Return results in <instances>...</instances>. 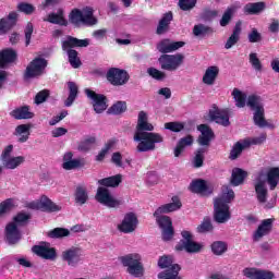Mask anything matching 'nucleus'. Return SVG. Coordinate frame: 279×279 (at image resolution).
Returning <instances> with one entry per match:
<instances>
[{"label":"nucleus","instance_id":"f257e3e1","mask_svg":"<svg viewBox=\"0 0 279 279\" xmlns=\"http://www.w3.org/2000/svg\"><path fill=\"white\" fill-rule=\"evenodd\" d=\"M134 141L138 143L137 151H154L156 145L165 141L160 133H154V124L149 123L145 111L138 113Z\"/></svg>","mask_w":279,"mask_h":279},{"label":"nucleus","instance_id":"f03ea898","mask_svg":"<svg viewBox=\"0 0 279 279\" xmlns=\"http://www.w3.org/2000/svg\"><path fill=\"white\" fill-rule=\"evenodd\" d=\"M181 208L182 202H180V198L178 196H173L172 203L161 205L155 210L154 217H156V221L159 228H161L162 230L161 234L163 241H171V239H173V222L171 221V218L169 216L162 215L175 213V210H180Z\"/></svg>","mask_w":279,"mask_h":279},{"label":"nucleus","instance_id":"7ed1b4c3","mask_svg":"<svg viewBox=\"0 0 279 279\" xmlns=\"http://www.w3.org/2000/svg\"><path fill=\"white\" fill-rule=\"evenodd\" d=\"M234 199V191L228 185H223L221 194L214 201V219L217 223L230 221V202Z\"/></svg>","mask_w":279,"mask_h":279},{"label":"nucleus","instance_id":"20e7f679","mask_svg":"<svg viewBox=\"0 0 279 279\" xmlns=\"http://www.w3.org/2000/svg\"><path fill=\"white\" fill-rule=\"evenodd\" d=\"M88 45H90V39H77L71 36L62 43V49L63 51H66L69 62L73 69H80V66H82V61L73 47H88Z\"/></svg>","mask_w":279,"mask_h":279},{"label":"nucleus","instance_id":"39448f33","mask_svg":"<svg viewBox=\"0 0 279 279\" xmlns=\"http://www.w3.org/2000/svg\"><path fill=\"white\" fill-rule=\"evenodd\" d=\"M29 219L27 214H19L14 217L12 222H9L5 227V239L10 245L19 243L21 241V226Z\"/></svg>","mask_w":279,"mask_h":279},{"label":"nucleus","instance_id":"423d86ee","mask_svg":"<svg viewBox=\"0 0 279 279\" xmlns=\"http://www.w3.org/2000/svg\"><path fill=\"white\" fill-rule=\"evenodd\" d=\"M70 21L76 27H81V25H86V27H93L97 25L98 20L95 17L94 11L92 8H86L81 10H73L70 14Z\"/></svg>","mask_w":279,"mask_h":279},{"label":"nucleus","instance_id":"0eeeda50","mask_svg":"<svg viewBox=\"0 0 279 279\" xmlns=\"http://www.w3.org/2000/svg\"><path fill=\"white\" fill-rule=\"evenodd\" d=\"M143 257L138 253H131L121 258L124 267H128V272L134 278H141L145 269L143 268Z\"/></svg>","mask_w":279,"mask_h":279},{"label":"nucleus","instance_id":"6e6552de","mask_svg":"<svg viewBox=\"0 0 279 279\" xmlns=\"http://www.w3.org/2000/svg\"><path fill=\"white\" fill-rule=\"evenodd\" d=\"M181 236V241L175 246L178 252L185 251L187 254H197L204 248L202 243L193 240V233H191V231L183 230Z\"/></svg>","mask_w":279,"mask_h":279},{"label":"nucleus","instance_id":"1a4fd4ad","mask_svg":"<svg viewBox=\"0 0 279 279\" xmlns=\"http://www.w3.org/2000/svg\"><path fill=\"white\" fill-rule=\"evenodd\" d=\"M158 267H160V269H167L166 271L160 272L158 275V278L180 279V277H178V274H180V265L173 264V257L169 255H163L159 257Z\"/></svg>","mask_w":279,"mask_h":279},{"label":"nucleus","instance_id":"9d476101","mask_svg":"<svg viewBox=\"0 0 279 279\" xmlns=\"http://www.w3.org/2000/svg\"><path fill=\"white\" fill-rule=\"evenodd\" d=\"M95 199L98 202V204L107 206V208H119V206H122L123 204V198L114 197L112 192L105 186H99L97 189Z\"/></svg>","mask_w":279,"mask_h":279},{"label":"nucleus","instance_id":"9b49d317","mask_svg":"<svg viewBox=\"0 0 279 279\" xmlns=\"http://www.w3.org/2000/svg\"><path fill=\"white\" fill-rule=\"evenodd\" d=\"M12 151H14V145L12 144L8 145L2 150L0 160L4 169H10V170L19 169V167H21V165L25 162V158L23 156L14 157L12 156Z\"/></svg>","mask_w":279,"mask_h":279},{"label":"nucleus","instance_id":"f8f14e48","mask_svg":"<svg viewBox=\"0 0 279 279\" xmlns=\"http://www.w3.org/2000/svg\"><path fill=\"white\" fill-rule=\"evenodd\" d=\"M253 185L257 202L259 204H266L269 197V191L267 190V175H265V172L262 171L255 177Z\"/></svg>","mask_w":279,"mask_h":279},{"label":"nucleus","instance_id":"ddd939ff","mask_svg":"<svg viewBox=\"0 0 279 279\" xmlns=\"http://www.w3.org/2000/svg\"><path fill=\"white\" fill-rule=\"evenodd\" d=\"M184 62V54H162L159 58V64L163 71H178Z\"/></svg>","mask_w":279,"mask_h":279},{"label":"nucleus","instance_id":"4468645a","mask_svg":"<svg viewBox=\"0 0 279 279\" xmlns=\"http://www.w3.org/2000/svg\"><path fill=\"white\" fill-rule=\"evenodd\" d=\"M33 210H41L43 213H60L62 205L53 203L49 197L41 196L39 199L29 203Z\"/></svg>","mask_w":279,"mask_h":279},{"label":"nucleus","instance_id":"2eb2a0df","mask_svg":"<svg viewBox=\"0 0 279 279\" xmlns=\"http://www.w3.org/2000/svg\"><path fill=\"white\" fill-rule=\"evenodd\" d=\"M206 119L207 121H214L215 123L223 125L225 128L230 125V112H228V109H219L217 106L209 109Z\"/></svg>","mask_w":279,"mask_h":279},{"label":"nucleus","instance_id":"dca6fc26","mask_svg":"<svg viewBox=\"0 0 279 279\" xmlns=\"http://www.w3.org/2000/svg\"><path fill=\"white\" fill-rule=\"evenodd\" d=\"M45 69H47V61L45 58H35L26 68L25 77H40L43 73H45Z\"/></svg>","mask_w":279,"mask_h":279},{"label":"nucleus","instance_id":"f3484780","mask_svg":"<svg viewBox=\"0 0 279 279\" xmlns=\"http://www.w3.org/2000/svg\"><path fill=\"white\" fill-rule=\"evenodd\" d=\"M107 80L110 82V84H112V86H123V84H128L130 75L125 70L111 68L107 72Z\"/></svg>","mask_w":279,"mask_h":279},{"label":"nucleus","instance_id":"a211bd4d","mask_svg":"<svg viewBox=\"0 0 279 279\" xmlns=\"http://www.w3.org/2000/svg\"><path fill=\"white\" fill-rule=\"evenodd\" d=\"M62 259L68 263L69 267H77L82 263L84 252L80 247L72 246L62 252Z\"/></svg>","mask_w":279,"mask_h":279},{"label":"nucleus","instance_id":"6ab92c4d","mask_svg":"<svg viewBox=\"0 0 279 279\" xmlns=\"http://www.w3.org/2000/svg\"><path fill=\"white\" fill-rule=\"evenodd\" d=\"M85 95L90 99L94 111L97 114H101V112L107 110L108 104L106 102V96L97 94L88 88L85 89Z\"/></svg>","mask_w":279,"mask_h":279},{"label":"nucleus","instance_id":"aec40b11","mask_svg":"<svg viewBox=\"0 0 279 279\" xmlns=\"http://www.w3.org/2000/svg\"><path fill=\"white\" fill-rule=\"evenodd\" d=\"M136 228H138V218L134 213L126 214L118 225V230L124 234H132Z\"/></svg>","mask_w":279,"mask_h":279},{"label":"nucleus","instance_id":"412c9836","mask_svg":"<svg viewBox=\"0 0 279 279\" xmlns=\"http://www.w3.org/2000/svg\"><path fill=\"white\" fill-rule=\"evenodd\" d=\"M243 276L250 279H274L276 275L271 270L248 267L242 270Z\"/></svg>","mask_w":279,"mask_h":279},{"label":"nucleus","instance_id":"4be33fe9","mask_svg":"<svg viewBox=\"0 0 279 279\" xmlns=\"http://www.w3.org/2000/svg\"><path fill=\"white\" fill-rule=\"evenodd\" d=\"M190 191H192V193H197L198 195H213L215 185H213V183L206 182L205 180L198 179L192 181L190 184Z\"/></svg>","mask_w":279,"mask_h":279},{"label":"nucleus","instance_id":"5701e85b","mask_svg":"<svg viewBox=\"0 0 279 279\" xmlns=\"http://www.w3.org/2000/svg\"><path fill=\"white\" fill-rule=\"evenodd\" d=\"M32 251L46 260H53V258H56V248L51 247V244L47 242L33 246Z\"/></svg>","mask_w":279,"mask_h":279},{"label":"nucleus","instance_id":"b1692460","mask_svg":"<svg viewBox=\"0 0 279 279\" xmlns=\"http://www.w3.org/2000/svg\"><path fill=\"white\" fill-rule=\"evenodd\" d=\"M272 228L274 219H264L257 227V230H255L253 241H260L264 236H267L271 232Z\"/></svg>","mask_w":279,"mask_h":279},{"label":"nucleus","instance_id":"393cba45","mask_svg":"<svg viewBox=\"0 0 279 279\" xmlns=\"http://www.w3.org/2000/svg\"><path fill=\"white\" fill-rule=\"evenodd\" d=\"M19 23V14L12 11L8 16L0 19V35L8 34Z\"/></svg>","mask_w":279,"mask_h":279},{"label":"nucleus","instance_id":"a878e982","mask_svg":"<svg viewBox=\"0 0 279 279\" xmlns=\"http://www.w3.org/2000/svg\"><path fill=\"white\" fill-rule=\"evenodd\" d=\"M184 47V41H171L170 39L161 40L157 49L160 53H171L173 51H178V49H182Z\"/></svg>","mask_w":279,"mask_h":279},{"label":"nucleus","instance_id":"bb28decb","mask_svg":"<svg viewBox=\"0 0 279 279\" xmlns=\"http://www.w3.org/2000/svg\"><path fill=\"white\" fill-rule=\"evenodd\" d=\"M82 159L80 158H73V154L71 151H68L63 155V162H62V169L65 171H73L74 169H80V167H83Z\"/></svg>","mask_w":279,"mask_h":279},{"label":"nucleus","instance_id":"cd10ccee","mask_svg":"<svg viewBox=\"0 0 279 279\" xmlns=\"http://www.w3.org/2000/svg\"><path fill=\"white\" fill-rule=\"evenodd\" d=\"M31 130V124L17 125L14 131V136H16L17 143H27V141H29Z\"/></svg>","mask_w":279,"mask_h":279},{"label":"nucleus","instance_id":"c85d7f7f","mask_svg":"<svg viewBox=\"0 0 279 279\" xmlns=\"http://www.w3.org/2000/svg\"><path fill=\"white\" fill-rule=\"evenodd\" d=\"M217 77H219V66L211 65L206 69L203 75V84H206L207 86H213V84L217 82Z\"/></svg>","mask_w":279,"mask_h":279},{"label":"nucleus","instance_id":"c756f323","mask_svg":"<svg viewBox=\"0 0 279 279\" xmlns=\"http://www.w3.org/2000/svg\"><path fill=\"white\" fill-rule=\"evenodd\" d=\"M198 131L201 132V135L198 137L199 145H209V143L215 137V133H213V130L206 124H201L198 126Z\"/></svg>","mask_w":279,"mask_h":279},{"label":"nucleus","instance_id":"7c9ffc66","mask_svg":"<svg viewBox=\"0 0 279 279\" xmlns=\"http://www.w3.org/2000/svg\"><path fill=\"white\" fill-rule=\"evenodd\" d=\"M266 183L269 185L270 191L276 190V186L279 185V168H270L265 173Z\"/></svg>","mask_w":279,"mask_h":279},{"label":"nucleus","instance_id":"2f4dec72","mask_svg":"<svg viewBox=\"0 0 279 279\" xmlns=\"http://www.w3.org/2000/svg\"><path fill=\"white\" fill-rule=\"evenodd\" d=\"M16 60V51L13 49H4L0 51V68L3 69L8 64H12Z\"/></svg>","mask_w":279,"mask_h":279},{"label":"nucleus","instance_id":"473e14b6","mask_svg":"<svg viewBox=\"0 0 279 279\" xmlns=\"http://www.w3.org/2000/svg\"><path fill=\"white\" fill-rule=\"evenodd\" d=\"M44 21L52 23L53 25H66V19H64V11H62V9H59L57 12L49 13Z\"/></svg>","mask_w":279,"mask_h":279},{"label":"nucleus","instance_id":"72a5a7b5","mask_svg":"<svg viewBox=\"0 0 279 279\" xmlns=\"http://www.w3.org/2000/svg\"><path fill=\"white\" fill-rule=\"evenodd\" d=\"M11 117L13 119H16L17 121H21L23 119H34V112L29 111V107H19L10 112Z\"/></svg>","mask_w":279,"mask_h":279},{"label":"nucleus","instance_id":"f704fd0d","mask_svg":"<svg viewBox=\"0 0 279 279\" xmlns=\"http://www.w3.org/2000/svg\"><path fill=\"white\" fill-rule=\"evenodd\" d=\"M193 145V136L187 135L179 141L177 147L174 148V157L180 158L182 151L186 149V147H191Z\"/></svg>","mask_w":279,"mask_h":279},{"label":"nucleus","instance_id":"c9c22d12","mask_svg":"<svg viewBox=\"0 0 279 279\" xmlns=\"http://www.w3.org/2000/svg\"><path fill=\"white\" fill-rule=\"evenodd\" d=\"M245 178H247V172L243 171L241 168H234L231 174L232 186H241Z\"/></svg>","mask_w":279,"mask_h":279},{"label":"nucleus","instance_id":"e433bc0d","mask_svg":"<svg viewBox=\"0 0 279 279\" xmlns=\"http://www.w3.org/2000/svg\"><path fill=\"white\" fill-rule=\"evenodd\" d=\"M236 108H245L247 104V94L241 92L239 88H234L231 93Z\"/></svg>","mask_w":279,"mask_h":279},{"label":"nucleus","instance_id":"4c0bfd02","mask_svg":"<svg viewBox=\"0 0 279 279\" xmlns=\"http://www.w3.org/2000/svg\"><path fill=\"white\" fill-rule=\"evenodd\" d=\"M241 36V23H236L233 29V33L228 38L225 49H232V47L235 46L236 43H239V38Z\"/></svg>","mask_w":279,"mask_h":279},{"label":"nucleus","instance_id":"58836bf2","mask_svg":"<svg viewBox=\"0 0 279 279\" xmlns=\"http://www.w3.org/2000/svg\"><path fill=\"white\" fill-rule=\"evenodd\" d=\"M267 5L265 2H253V3H247L244 7V13L245 14H260Z\"/></svg>","mask_w":279,"mask_h":279},{"label":"nucleus","instance_id":"ea45409f","mask_svg":"<svg viewBox=\"0 0 279 279\" xmlns=\"http://www.w3.org/2000/svg\"><path fill=\"white\" fill-rule=\"evenodd\" d=\"M122 180H123V177L121 174H117L113 177L98 180V184H100V186H109V187L114 189L116 186L121 184Z\"/></svg>","mask_w":279,"mask_h":279},{"label":"nucleus","instance_id":"a19ab883","mask_svg":"<svg viewBox=\"0 0 279 279\" xmlns=\"http://www.w3.org/2000/svg\"><path fill=\"white\" fill-rule=\"evenodd\" d=\"M250 148V146L245 145V138L244 140H240L239 142H236L230 153V159L231 160H236V158L240 157L241 154H243V149H247Z\"/></svg>","mask_w":279,"mask_h":279},{"label":"nucleus","instance_id":"79ce46f5","mask_svg":"<svg viewBox=\"0 0 279 279\" xmlns=\"http://www.w3.org/2000/svg\"><path fill=\"white\" fill-rule=\"evenodd\" d=\"M246 106H248V108H251V110H262L263 108H265L263 106V98H260V96L257 95H251L247 97L246 100Z\"/></svg>","mask_w":279,"mask_h":279},{"label":"nucleus","instance_id":"37998d69","mask_svg":"<svg viewBox=\"0 0 279 279\" xmlns=\"http://www.w3.org/2000/svg\"><path fill=\"white\" fill-rule=\"evenodd\" d=\"M68 87L70 93L64 104L69 108L73 106V101H75V99L77 98L78 87L77 84H75L74 82H69Z\"/></svg>","mask_w":279,"mask_h":279},{"label":"nucleus","instance_id":"c03bdc74","mask_svg":"<svg viewBox=\"0 0 279 279\" xmlns=\"http://www.w3.org/2000/svg\"><path fill=\"white\" fill-rule=\"evenodd\" d=\"M253 121L257 128H267L269 125L265 120V108L254 111Z\"/></svg>","mask_w":279,"mask_h":279},{"label":"nucleus","instance_id":"a18cd8bd","mask_svg":"<svg viewBox=\"0 0 279 279\" xmlns=\"http://www.w3.org/2000/svg\"><path fill=\"white\" fill-rule=\"evenodd\" d=\"M75 202L81 206L88 202V191L85 186L78 185L75 191Z\"/></svg>","mask_w":279,"mask_h":279},{"label":"nucleus","instance_id":"49530a36","mask_svg":"<svg viewBox=\"0 0 279 279\" xmlns=\"http://www.w3.org/2000/svg\"><path fill=\"white\" fill-rule=\"evenodd\" d=\"M211 252L216 256H221L228 252V244H226V242L216 241L211 244Z\"/></svg>","mask_w":279,"mask_h":279},{"label":"nucleus","instance_id":"de8ad7c7","mask_svg":"<svg viewBox=\"0 0 279 279\" xmlns=\"http://www.w3.org/2000/svg\"><path fill=\"white\" fill-rule=\"evenodd\" d=\"M70 234H71V231L64 228H56L48 232V236L50 239H64V236H69Z\"/></svg>","mask_w":279,"mask_h":279},{"label":"nucleus","instance_id":"09e8293b","mask_svg":"<svg viewBox=\"0 0 279 279\" xmlns=\"http://www.w3.org/2000/svg\"><path fill=\"white\" fill-rule=\"evenodd\" d=\"M244 145L252 147V145H263L267 141V134L262 133L257 137H246L244 138Z\"/></svg>","mask_w":279,"mask_h":279},{"label":"nucleus","instance_id":"8fccbe9b","mask_svg":"<svg viewBox=\"0 0 279 279\" xmlns=\"http://www.w3.org/2000/svg\"><path fill=\"white\" fill-rule=\"evenodd\" d=\"M128 110V105L125 101H118L112 107L109 108V114H123Z\"/></svg>","mask_w":279,"mask_h":279},{"label":"nucleus","instance_id":"3c124183","mask_svg":"<svg viewBox=\"0 0 279 279\" xmlns=\"http://www.w3.org/2000/svg\"><path fill=\"white\" fill-rule=\"evenodd\" d=\"M234 12H236V7H230L227 9V11L222 15V19L220 20L221 27H226V25H228V23H230Z\"/></svg>","mask_w":279,"mask_h":279},{"label":"nucleus","instance_id":"603ef678","mask_svg":"<svg viewBox=\"0 0 279 279\" xmlns=\"http://www.w3.org/2000/svg\"><path fill=\"white\" fill-rule=\"evenodd\" d=\"M147 73L153 77V80H157L158 82H162V80L167 78V74L156 68H149Z\"/></svg>","mask_w":279,"mask_h":279},{"label":"nucleus","instance_id":"864d4df0","mask_svg":"<svg viewBox=\"0 0 279 279\" xmlns=\"http://www.w3.org/2000/svg\"><path fill=\"white\" fill-rule=\"evenodd\" d=\"M17 10L19 12H22L23 14H26L29 16L32 15L33 12H36V7L34 4L21 2L17 4Z\"/></svg>","mask_w":279,"mask_h":279},{"label":"nucleus","instance_id":"5fc2aeb1","mask_svg":"<svg viewBox=\"0 0 279 279\" xmlns=\"http://www.w3.org/2000/svg\"><path fill=\"white\" fill-rule=\"evenodd\" d=\"M248 62L256 71H263V63H260V59H258V54L256 52H252L248 56Z\"/></svg>","mask_w":279,"mask_h":279},{"label":"nucleus","instance_id":"6e6d98bb","mask_svg":"<svg viewBox=\"0 0 279 279\" xmlns=\"http://www.w3.org/2000/svg\"><path fill=\"white\" fill-rule=\"evenodd\" d=\"M112 147H114V140L107 142L105 147L97 155L96 160H98V162H101V160L106 158V155L108 154V151H110V149H112Z\"/></svg>","mask_w":279,"mask_h":279},{"label":"nucleus","instance_id":"4d7b16f0","mask_svg":"<svg viewBox=\"0 0 279 279\" xmlns=\"http://www.w3.org/2000/svg\"><path fill=\"white\" fill-rule=\"evenodd\" d=\"M195 5H197V0H179V8L183 10V12L193 10Z\"/></svg>","mask_w":279,"mask_h":279},{"label":"nucleus","instance_id":"13d9d810","mask_svg":"<svg viewBox=\"0 0 279 279\" xmlns=\"http://www.w3.org/2000/svg\"><path fill=\"white\" fill-rule=\"evenodd\" d=\"M197 232L201 234L213 232V223L210 222V219L205 218L203 222L197 227Z\"/></svg>","mask_w":279,"mask_h":279},{"label":"nucleus","instance_id":"bf43d9fd","mask_svg":"<svg viewBox=\"0 0 279 279\" xmlns=\"http://www.w3.org/2000/svg\"><path fill=\"white\" fill-rule=\"evenodd\" d=\"M95 137H89L78 145L80 151H89V149H93V145H95Z\"/></svg>","mask_w":279,"mask_h":279},{"label":"nucleus","instance_id":"052dcab7","mask_svg":"<svg viewBox=\"0 0 279 279\" xmlns=\"http://www.w3.org/2000/svg\"><path fill=\"white\" fill-rule=\"evenodd\" d=\"M165 130H170V132H182V130H184V123L167 122L165 123Z\"/></svg>","mask_w":279,"mask_h":279},{"label":"nucleus","instance_id":"680f3d73","mask_svg":"<svg viewBox=\"0 0 279 279\" xmlns=\"http://www.w3.org/2000/svg\"><path fill=\"white\" fill-rule=\"evenodd\" d=\"M209 32H210V27L204 24L195 25L193 28L194 36H206V34H208Z\"/></svg>","mask_w":279,"mask_h":279},{"label":"nucleus","instance_id":"e2e57ef3","mask_svg":"<svg viewBox=\"0 0 279 279\" xmlns=\"http://www.w3.org/2000/svg\"><path fill=\"white\" fill-rule=\"evenodd\" d=\"M13 206H14V199L12 198H8L7 201L2 202L0 204V217H3V215L8 213V210L13 208Z\"/></svg>","mask_w":279,"mask_h":279},{"label":"nucleus","instance_id":"0e129e2a","mask_svg":"<svg viewBox=\"0 0 279 279\" xmlns=\"http://www.w3.org/2000/svg\"><path fill=\"white\" fill-rule=\"evenodd\" d=\"M193 165L196 169H199V167H203L204 165V150L199 149L196 151Z\"/></svg>","mask_w":279,"mask_h":279},{"label":"nucleus","instance_id":"69168bd1","mask_svg":"<svg viewBox=\"0 0 279 279\" xmlns=\"http://www.w3.org/2000/svg\"><path fill=\"white\" fill-rule=\"evenodd\" d=\"M47 97H49L48 90H41L35 96V104L40 106V104H45L47 101Z\"/></svg>","mask_w":279,"mask_h":279},{"label":"nucleus","instance_id":"338daca9","mask_svg":"<svg viewBox=\"0 0 279 279\" xmlns=\"http://www.w3.org/2000/svg\"><path fill=\"white\" fill-rule=\"evenodd\" d=\"M32 34H34V25H32V23H28L25 27L26 47L29 46V43L32 40Z\"/></svg>","mask_w":279,"mask_h":279},{"label":"nucleus","instance_id":"774afa93","mask_svg":"<svg viewBox=\"0 0 279 279\" xmlns=\"http://www.w3.org/2000/svg\"><path fill=\"white\" fill-rule=\"evenodd\" d=\"M69 132L65 128H56L54 130L51 131V136L53 138H60V136H64Z\"/></svg>","mask_w":279,"mask_h":279}]
</instances>
